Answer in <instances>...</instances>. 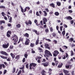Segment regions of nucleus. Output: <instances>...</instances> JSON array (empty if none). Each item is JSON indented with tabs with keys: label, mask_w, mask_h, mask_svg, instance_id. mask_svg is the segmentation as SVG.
<instances>
[{
	"label": "nucleus",
	"mask_w": 75,
	"mask_h": 75,
	"mask_svg": "<svg viewBox=\"0 0 75 75\" xmlns=\"http://www.w3.org/2000/svg\"><path fill=\"white\" fill-rule=\"evenodd\" d=\"M12 40H13L15 43H14V45H16V43L18 41V37L16 35L14 34L11 38Z\"/></svg>",
	"instance_id": "1"
},
{
	"label": "nucleus",
	"mask_w": 75,
	"mask_h": 75,
	"mask_svg": "<svg viewBox=\"0 0 75 75\" xmlns=\"http://www.w3.org/2000/svg\"><path fill=\"white\" fill-rule=\"evenodd\" d=\"M36 66H37V64L35 63H30L29 65V69L30 70H31L32 69H35V68Z\"/></svg>",
	"instance_id": "2"
},
{
	"label": "nucleus",
	"mask_w": 75,
	"mask_h": 75,
	"mask_svg": "<svg viewBox=\"0 0 75 75\" xmlns=\"http://www.w3.org/2000/svg\"><path fill=\"white\" fill-rule=\"evenodd\" d=\"M45 56L47 57H48L49 55H50V56H51V57H52V54L51 53V52L47 50H45Z\"/></svg>",
	"instance_id": "3"
},
{
	"label": "nucleus",
	"mask_w": 75,
	"mask_h": 75,
	"mask_svg": "<svg viewBox=\"0 0 75 75\" xmlns=\"http://www.w3.org/2000/svg\"><path fill=\"white\" fill-rule=\"evenodd\" d=\"M26 41L25 42V44L26 45H29V44H30V40L28 38H26Z\"/></svg>",
	"instance_id": "4"
},
{
	"label": "nucleus",
	"mask_w": 75,
	"mask_h": 75,
	"mask_svg": "<svg viewBox=\"0 0 75 75\" xmlns=\"http://www.w3.org/2000/svg\"><path fill=\"white\" fill-rule=\"evenodd\" d=\"M45 48L46 49H48L49 50H50V45L48 44H45L44 45Z\"/></svg>",
	"instance_id": "5"
},
{
	"label": "nucleus",
	"mask_w": 75,
	"mask_h": 75,
	"mask_svg": "<svg viewBox=\"0 0 75 75\" xmlns=\"http://www.w3.org/2000/svg\"><path fill=\"white\" fill-rule=\"evenodd\" d=\"M0 53L2 55H4L6 56H8V54L6 52H4L3 51H1L0 52Z\"/></svg>",
	"instance_id": "6"
},
{
	"label": "nucleus",
	"mask_w": 75,
	"mask_h": 75,
	"mask_svg": "<svg viewBox=\"0 0 75 75\" xmlns=\"http://www.w3.org/2000/svg\"><path fill=\"white\" fill-rule=\"evenodd\" d=\"M25 23L26 25H28L29 24H30V25H31V24H32V22L30 20L28 21V22H27V21H26L25 22Z\"/></svg>",
	"instance_id": "7"
},
{
	"label": "nucleus",
	"mask_w": 75,
	"mask_h": 75,
	"mask_svg": "<svg viewBox=\"0 0 75 75\" xmlns=\"http://www.w3.org/2000/svg\"><path fill=\"white\" fill-rule=\"evenodd\" d=\"M30 10V7L28 6L24 8V11L23 10V13H25V12H26V11H29Z\"/></svg>",
	"instance_id": "8"
},
{
	"label": "nucleus",
	"mask_w": 75,
	"mask_h": 75,
	"mask_svg": "<svg viewBox=\"0 0 75 75\" xmlns=\"http://www.w3.org/2000/svg\"><path fill=\"white\" fill-rule=\"evenodd\" d=\"M41 65H43L44 67H48L49 65V62H46L45 63H44L41 64Z\"/></svg>",
	"instance_id": "9"
},
{
	"label": "nucleus",
	"mask_w": 75,
	"mask_h": 75,
	"mask_svg": "<svg viewBox=\"0 0 75 75\" xmlns=\"http://www.w3.org/2000/svg\"><path fill=\"white\" fill-rule=\"evenodd\" d=\"M69 66H70V65H69V64H67L65 65V67L66 69H71V66H70V67Z\"/></svg>",
	"instance_id": "10"
},
{
	"label": "nucleus",
	"mask_w": 75,
	"mask_h": 75,
	"mask_svg": "<svg viewBox=\"0 0 75 75\" xmlns=\"http://www.w3.org/2000/svg\"><path fill=\"white\" fill-rule=\"evenodd\" d=\"M9 46V43H8L7 44H4L3 45V47L4 48H7Z\"/></svg>",
	"instance_id": "11"
},
{
	"label": "nucleus",
	"mask_w": 75,
	"mask_h": 75,
	"mask_svg": "<svg viewBox=\"0 0 75 75\" xmlns=\"http://www.w3.org/2000/svg\"><path fill=\"white\" fill-rule=\"evenodd\" d=\"M33 32H34L37 35H39L40 34V32L37 31V30H33Z\"/></svg>",
	"instance_id": "12"
},
{
	"label": "nucleus",
	"mask_w": 75,
	"mask_h": 75,
	"mask_svg": "<svg viewBox=\"0 0 75 75\" xmlns=\"http://www.w3.org/2000/svg\"><path fill=\"white\" fill-rule=\"evenodd\" d=\"M23 36L26 38H29V34L27 33H25V34H23Z\"/></svg>",
	"instance_id": "13"
},
{
	"label": "nucleus",
	"mask_w": 75,
	"mask_h": 75,
	"mask_svg": "<svg viewBox=\"0 0 75 75\" xmlns=\"http://www.w3.org/2000/svg\"><path fill=\"white\" fill-rule=\"evenodd\" d=\"M63 71L64 73V74H66V75L67 74H68V73H69V71H68L67 70H66L63 69Z\"/></svg>",
	"instance_id": "14"
},
{
	"label": "nucleus",
	"mask_w": 75,
	"mask_h": 75,
	"mask_svg": "<svg viewBox=\"0 0 75 75\" xmlns=\"http://www.w3.org/2000/svg\"><path fill=\"white\" fill-rule=\"evenodd\" d=\"M39 44V38L38 37L36 41L35 44L36 45H38Z\"/></svg>",
	"instance_id": "15"
},
{
	"label": "nucleus",
	"mask_w": 75,
	"mask_h": 75,
	"mask_svg": "<svg viewBox=\"0 0 75 75\" xmlns=\"http://www.w3.org/2000/svg\"><path fill=\"white\" fill-rule=\"evenodd\" d=\"M66 18L67 20H72V17H71L70 16H68V17H66Z\"/></svg>",
	"instance_id": "16"
},
{
	"label": "nucleus",
	"mask_w": 75,
	"mask_h": 75,
	"mask_svg": "<svg viewBox=\"0 0 75 75\" xmlns=\"http://www.w3.org/2000/svg\"><path fill=\"white\" fill-rule=\"evenodd\" d=\"M10 55L13 59L15 58V57H16V56H15V54L11 53Z\"/></svg>",
	"instance_id": "17"
},
{
	"label": "nucleus",
	"mask_w": 75,
	"mask_h": 75,
	"mask_svg": "<svg viewBox=\"0 0 75 75\" xmlns=\"http://www.w3.org/2000/svg\"><path fill=\"white\" fill-rule=\"evenodd\" d=\"M24 39L23 38H20L19 41L18 42V44H19V42H20V41H23V40Z\"/></svg>",
	"instance_id": "18"
},
{
	"label": "nucleus",
	"mask_w": 75,
	"mask_h": 75,
	"mask_svg": "<svg viewBox=\"0 0 75 75\" xmlns=\"http://www.w3.org/2000/svg\"><path fill=\"white\" fill-rule=\"evenodd\" d=\"M0 57L3 59H7V57H5L4 56H0Z\"/></svg>",
	"instance_id": "19"
},
{
	"label": "nucleus",
	"mask_w": 75,
	"mask_h": 75,
	"mask_svg": "<svg viewBox=\"0 0 75 75\" xmlns=\"http://www.w3.org/2000/svg\"><path fill=\"white\" fill-rule=\"evenodd\" d=\"M50 5V6H51L52 7H53V8H55V5L53 3L51 4Z\"/></svg>",
	"instance_id": "20"
},
{
	"label": "nucleus",
	"mask_w": 75,
	"mask_h": 75,
	"mask_svg": "<svg viewBox=\"0 0 75 75\" xmlns=\"http://www.w3.org/2000/svg\"><path fill=\"white\" fill-rule=\"evenodd\" d=\"M5 21H0V24H2L3 23L5 24Z\"/></svg>",
	"instance_id": "21"
},
{
	"label": "nucleus",
	"mask_w": 75,
	"mask_h": 75,
	"mask_svg": "<svg viewBox=\"0 0 75 75\" xmlns=\"http://www.w3.org/2000/svg\"><path fill=\"white\" fill-rule=\"evenodd\" d=\"M20 55H17L15 57V59H17V61L18 59L19 58H20Z\"/></svg>",
	"instance_id": "22"
},
{
	"label": "nucleus",
	"mask_w": 75,
	"mask_h": 75,
	"mask_svg": "<svg viewBox=\"0 0 75 75\" xmlns=\"http://www.w3.org/2000/svg\"><path fill=\"white\" fill-rule=\"evenodd\" d=\"M20 7L21 8V12H22V13H24V9L23 8V7H22L21 6H20Z\"/></svg>",
	"instance_id": "23"
},
{
	"label": "nucleus",
	"mask_w": 75,
	"mask_h": 75,
	"mask_svg": "<svg viewBox=\"0 0 75 75\" xmlns=\"http://www.w3.org/2000/svg\"><path fill=\"white\" fill-rule=\"evenodd\" d=\"M57 4L58 6H60L61 4L60 2H58L57 3Z\"/></svg>",
	"instance_id": "24"
},
{
	"label": "nucleus",
	"mask_w": 75,
	"mask_h": 75,
	"mask_svg": "<svg viewBox=\"0 0 75 75\" xmlns=\"http://www.w3.org/2000/svg\"><path fill=\"white\" fill-rule=\"evenodd\" d=\"M43 21H45L46 22H47V19L45 18H43Z\"/></svg>",
	"instance_id": "25"
},
{
	"label": "nucleus",
	"mask_w": 75,
	"mask_h": 75,
	"mask_svg": "<svg viewBox=\"0 0 75 75\" xmlns=\"http://www.w3.org/2000/svg\"><path fill=\"white\" fill-rule=\"evenodd\" d=\"M34 43H30V47H31L33 48V47H34Z\"/></svg>",
	"instance_id": "26"
},
{
	"label": "nucleus",
	"mask_w": 75,
	"mask_h": 75,
	"mask_svg": "<svg viewBox=\"0 0 75 75\" xmlns=\"http://www.w3.org/2000/svg\"><path fill=\"white\" fill-rule=\"evenodd\" d=\"M13 48H14V46L13 45H11L9 47V49L12 50V49H13Z\"/></svg>",
	"instance_id": "27"
},
{
	"label": "nucleus",
	"mask_w": 75,
	"mask_h": 75,
	"mask_svg": "<svg viewBox=\"0 0 75 75\" xmlns=\"http://www.w3.org/2000/svg\"><path fill=\"white\" fill-rule=\"evenodd\" d=\"M15 71H16V68L14 67L13 68V71H12V73L14 74L15 72Z\"/></svg>",
	"instance_id": "28"
},
{
	"label": "nucleus",
	"mask_w": 75,
	"mask_h": 75,
	"mask_svg": "<svg viewBox=\"0 0 75 75\" xmlns=\"http://www.w3.org/2000/svg\"><path fill=\"white\" fill-rule=\"evenodd\" d=\"M54 14L55 15V16H59V13L58 12H55L54 13Z\"/></svg>",
	"instance_id": "29"
},
{
	"label": "nucleus",
	"mask_w": 75,
	"mask_h": 75,
	"mask_svg": "<svg viewBox=\"0 0 75 75\" xmlns=\"http://www.w3.org/2000/svg\"><path fill=\"white\" fill-rule=\"evenodd\" d=\"M54 53L58 55L59 54V52L57 50H55L54 52Z\"/></svg>",
	"instance_id": "30"
},
{
	"label": "nucleus",
	"mask_w": 75,
	"mask_h": 75,
	"mask_svg": "<svg viewBox=\"0 0 75 75\" xmlns=\"http://www.w3.org/2000/svg\"><path fill=\"white\" fill-rule=\"evenodd\" d=\"M43 13H44V16L45 17L46 16H47V13L46 11H44Z\"/></svg>",
	"instance_id": "31"
},
{
	"label": "nucleus",
	"mask_w": 75,
	"mask_h": 75,
	"mask_svg": "<svg viewBox=\"0 0 75 75\" xmlns=\"http://www.w3.org/2000/svg\"><path fill=\"white\" fill-rule=\"evenodd\" d=\"M50 30L51 32H53V31H54V29H53L52 27H51L50 28Z\"/></svg>",
	"instance_id": "32"
},
{
	"label": "nucleus",
	"mask_w": 75,
	"mask_h": 75,
	"mask_svg": "<svg viewBox=\"0 0 75 75\" xmlns=\"http://www.w3.org/2000/svg\"><path fill=\"white\" fill-rule=\"evenodd\" d=\"M1 14L2 16H3V17H4V16H6V13H5L3 12L1 13Z\"/></svg>",
	"instance_id": "33"
},
{
	"label": "nucleus",
	"mask_w": 75,
	"mask_h": 75,
	"mask_svg": "<svg viewBox=\"0 0 75 75\" xmlns=\"http://www.w3.org/2000/svg\"><path fill=\"white\" fill-rule=\"evenodd\" d=\"M16 27L17 28H20V27H21V25L20 24H18L16 25Z\"/></svg>",
	"instance_id": "34"
},
{
	"label": "nucleus",
	"mask_w": 75,
	"mask_h": 75,
	"mask_svg": "<svg viewBox=\"0 0 75 75\" xmlns=\"http://www.w3.org/2000/svg\"><path fill=\"white\" fill-rule=\"evenodd\" d=\"M28 65H29V64H28H28H27L25 65L26 68H27V69H29V67L28 66Z\"/></svg>",
	"instance_id": "35"
},
{
	"label": "nucleus",
	"mask_w": 75,
	"mask_h": 75,
	"mask_svg": "<svg viewBox=\"0 0 75 75\" xmlns=\"http://www.w3.org/2000/svg\"><path fill=\"white\" fill-rule=\"evenodd\" d=\"M62 65H63V64L62 63H61L60 65H59L58 66V67L59 68H61V67H62Z\"/></svg>",
	"instance_id": "36"
},
{
	"label": "nucleus",
	"mask_w": 75,
	"mask_h": 75,
	"mask_svg": "<svg viewBox=\"0 0 75 75\" xmlns=\"http://www.w3.org/2000/svg\"><path fill=\"white\" fill-rule=\"evenodd\" d=\"M45 32L46 33H48V32H49V30L48 29V28H47V29H46L45 30Z\"/></svg>",
	"instance_id": "37"
},
{
	"label": "nucleus",
	"mask_w": 75,
	"mask_h": 75,
	"mask_svg": "<svg viewBox=\"0 0 75 75\" xmlns=\"http://www.w3.org/2000/svg\"><path fill=\"white\" fill-rule=\"evenodd\" d=\"M0 8H6V7L3 6H0Z\"/></svg>",
	"instance_id": "38"
},
{
	"label": "nucleus",
	"mask_w": 75,
	"mask_h": 75,
	"mask_svg": "<svg viewBox=\"0 0 75 75\" xmlns=\"http://www.w3.org/2000/svg\"><path fill=\"white\" fill-rule=\"evenodd\" d=\"M9 23H11L12 22V17H10L9 18Z\"/></svg>",
	"instance_id": "39"
},
{
	"label": "nucleus",
	"mask_w": 75,
	"mask_h": 75,
	"mask_svg": "<svg viewBox=\"0 0 75 75\" xmlns=\"http://www.w3.org/2000/svg\"><path fill=\"white\" fill-rule=\"evenodd\" d=\"M52 35L53 37H55L56 36V35H57V34H56V33H52Z\"/></svg>",
	"instance_id": "40"
},
{
	"label": "nucleus",
	"mask_w": 75,
	"mask_h": 75,
	"mask_svg": "<svg viewBox=\"0 0 75 75\" xmlns=\"http://www.w3.org/2000/svg\"><path fill=\"white\" fill-rule=\"evenodd\" d=\"M62 34L63 35H64L65 34V30H64L62 32Z\"/></svg>",
	"instance_id": "41"
},
{
	"label": "nucleus",
	"mask_w": 75,
	"mask_h": 75,
	"mask_svg": "<svg viewBox=\"0 0 75 75\" xmlns=\"http://www.w3.org/2000/svg\"><path fill=\"white\" fill-rule=\"evenodd\" d=\"M21 73V70H20L18 71L17 75H20V74Z\"/></svg>",
	"instance_id": "42"
},
{
	"label": "nucleus",
	"mask_w": 75,
	"mask_h": 75,
	"mask_svg": "<svg viewBox=\"0 0 75 75\" xmlns=\"http://www.w3.org/2000/svg\"><path fill=\"white\" fill-rule=\"evenodd\" d=\"M56 66H57L58 64V61H56L55 62Z\"/></svg>",
	"instance_id": "43"
},
{
	"label": "nucleus",
	"mask_w": 75,
	"mask_h": 75,
	"mask_svg": "<svg viewBox=\"0 0 75 75\" xmlns=\"http://www.w3.org/2000/svg\"><path fill=\"white\" fill-rule=\"evenodd\" d=\"M38 50H39V51H42L43 50H42V49L41 48V47H38Z\"/></svg>",
	"instance_id": "44"
},
{
	"label": "nucleus",
	"mask_w": 75,
	"mask_h": 75,
	"mask_svg": "<svg viewBox=\"0 0 75 75\" xmlns=\"http://www.w3.org/2000/svg\"><path fill=\"white\" fill-rule=\"evenodd\" d=\"M36 15H37L38 16H40V14H39V13L38 11L36 12Z\"/></svg>",
	"instance_id": "45"
},
{
	"label": "nucleus",
	"mask_w": 75,
	"mask_h": 75,
	"mask_svg": "<svg viewBox=\"0 0 75 75\" xmlns=\"http://www.w3.org/2000/svg\"><path fill=\"white\" fill-rule=\"evenodd\" d=\"M45 40H46V41H49V42L51 41V40L50 39H47L46 38L45 39Z\"/></svg>",
	"instance_id": "46"
},
{
	"label": "nucleus",
	"mask_w": 75,
	"mask_h": 75,
	"mask_svg": "<svg viewBox=\"0 0 75 75\" xmlns=\"http://www.w3.org/2000/svg\"><path fill=\"white\" fill-rule=\"evenodd\" d=\"M60 52H64V51H63V50L62 49V48H60Z\"/></svg>",
	"instance_id": "47"
},
{
	"label": "nucleus",
	"mask_w": 75,
	"mask_h": 75,
	"mask_svg": "<svg viewBox=\"0 0 75 75\" xmlns=\"http://www.w3.org/2000/svg\"><path fill=\"white\" fill-rule=\"evenodd\" d=\"M6 36L8 38L10 37V35L8 33H7Z\"/></svg>",
	"instance_id": "48"
},
{
	"label": "nucleus",
	"mask_w": 75,
	"mask_h": 75,
	"mask_svg": "<svg viewBox=\"0 0 75 75\" xmlns=\"http://www.w3.org/2000/svg\"><path fill=\"white\" fill-rule=\"evenodd\" d=\"M63 27H65V28H67V27H68V26H67V25H66L65 24H63Z\"/></svg>",
	"instance_id": "49"
},
{
	"label": "nucleus",
	"mask_w": 75,
	"mask_h": 75,
	"mask_svg": "<svg viewBox=\"0 0 75 75\" xmlns=\"http://www.w3.org/2000/svg\"><path fill=\"white\" fill-rule=\"evenodd\" d=\"M74 55V52H73V51H72V50H71V56H73Z\"/></svg>",
	"instance_id": "50"
},
{
	"label": "nucleus",
	"mask_w": 75,
	"mask_h": 75,
	"mask_svg": "<svg viewBox=\"0 0 75 75\" xmlns=\"http://www.w3.org/2000/svg\"><path fill=\"white\" fill-rule=\"evenodd\" d=\"M7 34H11V31H10L8 30L7 33Z\"/></svg>",
	"instance_id": "51"
},
{
	"label": "nucleus",
	"mask_w": 75,
	"mask_h": 75,
	"mask_svg": "<svg viewBox=\"0 0 75 75\" xmlns=\"http://www.w3.org/2000/svg\"><path fill=\"white\" fill-rule=\"evenodd\" d=\"M62 28H63V26H60V29L61 31H62Z\"/></svg>",
	"instance_id": "52"
},
{
	"label": "nucleus",
	"mask_w": 75,
	"mask_h": 75,
	"mask_svg": "<svg viewBox=\"0 0 75 75\" xmlns=\"http://www.w3.org/2000/svg\"><path fill=\"white\" fill-rule=\"evenodd\" d=\"M53 42L55 44H57V41L54 40L53 41Z\"/></svg>",
	"instance_id": "53"
},
{
	"label": "nucleus",
	"mask_w": 75,
	"mask_h": 75,
	"mask_svg": "<svg viewBox=\"0 0 75 75\" xmlns=\"http://www.w3.org/2000/svg\"><path fill=\"white\" fill-rule=\"evenodd\" d=\"M52 71V69H51L50 68L49 69V72H51Z\"/></svg>",
	"instance_id": "54"
},
{
	"label": "nucleus",
	"mask_w": 75,
	"mask_h": 75,
	"mask_svg": "<svg viewBox=\"0 0 75 75\" xmlns=\"http://www.w3.org/2000/svg\"><path fill=\"white\" fill-rule=\"evenodd\" d=\"M28 56V54H25L24 55V57H25V58H27Z\"/></svg>",
	"instance_id": "55"
},
{
	"label": "nucleus",
	"mask_w": 75,
	"mask_h": 75,
	"mask_svg": "<svg viewBox=\"0 0 75 75\" xmlns=\"http://www.w3.org/2000/svg\"><path fill=\"white\" fill-rule=\"evenodd\" d=\"M22 61H23V62H25V57H24L23 59V60H22Z\"/></svg>",
	"instance_id": "56"
},
{
	"label": "nucleus",
	"mask_w": 75,
	"mask_h": 75,
	"mask_svg": "<svg viewBox=\"0 0 75 75\" xmlns=\"http://www.w3.org/2000/svg\"><path fill=\"white\" fill-rule=\"evenodd\" d=\"M4 19L5 20H7V18L6 16H4Z\"/></svg>",
	"instance_id": "57"
},
{
	"label": "nucleus",
	"mask_w": 75,
	"mask_h": 75,
	"mask_svg": "<svg viewBox=\"0 0 75 75\" xmlns=\"http://www.w3.org/2000/svg\"><path fill=\"white\" fill-rule=\"evenodd\" d=\"M29 14H32V13H33V11H32V10H30L29 11Z\"/></svg>",
	"instance_id": "58"
},
{
	"label": "nucleus",
	"mask_w": 75,
	"mask_h": 75,
	"mask_svg": "<svg viewBox=\"0 0 75 75\" xmlns=\"http://www.w3.org/2000/svg\"><path fill=\"white\" fill-rule=\"evenodd\" d=\"M56 29L57 30V31H58L59 30V26L58 25L56 26Z\"/></svg>",
	"instance_id": "59"
},
{
	"label": "nucleus",
	"mask_w": 75,
	"mask_h": 75,
	"mask_svg": "<svg viewBox=\"0 0 75 75\" xmlns=\"http://www.w3.org/2000/svg\"><path fill=\"white\" fill-rule=\"evenodd\" d=\"M45 10L46 11H47V12H49V10L48 8H45Z\"/></svg>",
	"instance_id": "60"
},
{
	"label": "nucleus",
	"mask_w": 75,
	"mask_h": 75,
	"mask_svg": "<svg viewBox=\"0 0 75 75\" xmlns=\"http://www.w3.org/2000/svg\"><path fill=\"white\" fill-rule=\"evenodd\" d=\"M57 55H58V54L55 53L53 54V56H54V57H57Z\"/></svg>",
	"instance_id": "61"
},
{
	"label": "nucleus",
	"mask_w": 75,
	"mask_h": 75,
	"mask_svg": "<svg viewBox=\"0 0 75 75\" xmlns=\"http://www.w3.org/2000/svg\"><path fill=\"white\" fill-rule=\"evenodd\" d=\"M3 28H4V27H3V26H1L0 27V29L2 30H3Z\"/></svg>",
	"instance_id": "62"
},
{
	"label": "nucleus",
	"mask_w": 75,
	"mask_h": 75,
	"mask_svg": "<svg viewBox=\"0 0 75 75\" xmlns=\"http://www.w3.org/2000/svg\"><path fill=\"white\" fill-rule=\"evenodd\" d=\"M52 64L53 66H55V64L54 62H52Z\"/></svg>",
	"instance_id": "63"
},
{
	"label": "nucleus",
	"mask_w": 75,
	"mask_h": 75,
	"mask_svg": "<svg viewBox=\"0 0 75 75\" xmlns=\"http://www.w3.org/2000/svg\"><path fill=\"white\" fill-rule=\"evenodd\" d=\"M75 45H74V44H71V47H75Z\"/></svg>",
	"instance_id": "64"
}]
</instances>
